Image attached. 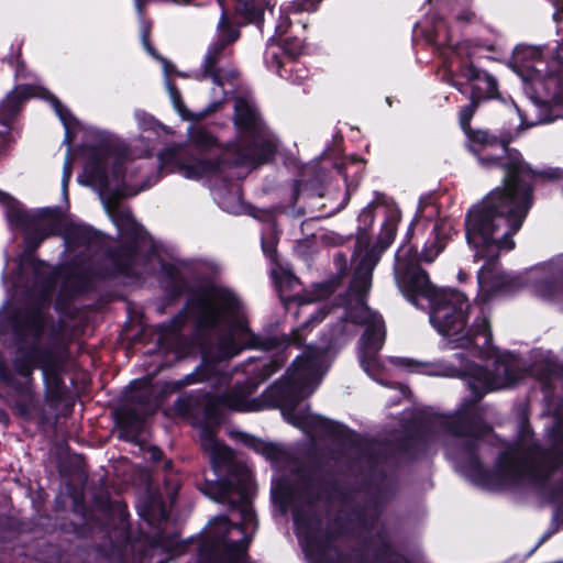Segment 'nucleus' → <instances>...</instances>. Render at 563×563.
Masks as SVG:
<instances>
[{"instance_id": "32", "label": "nucleus", "mask_w": 563, "mask_h": 563, "mask_svg": "<svg viewBox=\"0 0 563 563\" xmlns=\"http://www.w3.org/2000/svg\"><path fill=\"white\" fill-rule=\"evenodd\" d=\"M216 195H217V199H218L219 205L221 206V208H223L224 210H227L229 212H235L236 211L238 202H239L238 197H233V201L229 202V201H227V199L221 197L220 191H216Z\"/></svg>"}, {"instance_id": "23", "label": "nucleus", "mask_w": 563, "mask_h": 563, "mask_svg": "<svg viewBox=\"0 0 563 563\" xmlns=\"http://www.w3.org/2000/svg\"><path fill=\"white\" fill-rule=\"evenodd\" d=\"M247 445H250L255 452L262 454L274 464L279 463L286 457V452L278 445L267 443L258 439H247Z\"/></svg>"}, {"instance_id": "39", "label": "nucleus", "mask_w": 563, "mask_h": 563, "mask_svg": "<svg viewBox=\"0 0 563 563\" xmlns=\"http://www.w3.org/2000/svg\"><path fill=\"white\" fill-rule=\"evenodd\" d=\"M43 299H44L45 301L48 299V286H45V287H44Z\"/></svg>"}, {"instance_id": "17", "label": "nucleus", "mask_w": 563, "mask_h": 563, "mask_svg": "<svg viewBox=\"0 0 563 563\" xmlns=\"http://www.w3.org/2000/svg\"><path fill=\"white\" fill-rule=\"evenodd\" d=\"M303 49V43L298 37H283L275 43V38L268 41L265 51V63L267 67L274 69L280 77H287V62L294 60Z\"/></svg>"}, {"instance_id": "28", "label": "nucleus", "mask_w": 563, "mask_h": 563, "mask_svg": "<svg viewBox=\"0 0 563 563\" xmlns=\"http://www.w3.org/2000/svg\"><path fill=\"white\" fill-rule=\"evenodd\" d=\"M434 231L437 232L435 240L430 244L426 245L421 253V257L424 262H432L444 249V243L439 240V227H434Z\"/></svg>"}, {"instance_id": "45", "label": "nucleus", "mask_w": 563, "mask_h": 563, "mask_svg": "<svg viewBox=\"0 0 563 563\" xmlns=\"http://www.w3.org/2000/svg\"><path fill=\"white\" fill-rule=\"evenodd\" d=\"M191 0H184L183 3H189Z\"/></svg>"}, {"instance_id": "2", "label": "nucleus", "mask_w": 563, "mask_h": 563, "mask_svg": "<svg viewBox=\"0 0 563 563\" xmlns=\"http://www.w3.org/2000/svg\"><path fill=\"white\" fill-rule=\"evenodd\" d=\"M468 148L485 168L505 170L504 185L474 206L465 220L466 240L475 261L483 260L477 280L485 299L499 291L531 286L534 294L563 310V256L530 268L520 276H508L497 266L501 251L515 247L511 236L521 228L532 206L533 184L538 178H561L560 169L533 170L519 152L508 148L486 131H471Z\"/></svg>"}, {"instance_id": "44", "label": "nucleus", "mask_w": 563, "mask_h": 563, "mask_svg": "<svg viewBox=\"0 0 563 563\" xmlns=\"http://www.w3.org/2000/svg\"><path fill=\"white\" fill-rule=\"evenodd\" d=\"M422 212V209H421V206H419L418 208V214H420Z\"/></svg>"}, {"instance_id": "20", "label": "nucleus", "mask_w": 563, "mask_h": 563, "mask_svg": "<svg viewBox=\"0 0 563 563\" xmlns=\"http://www.w3.org/2000/svg\"><path fill=\"white\" fill-rule=\"evenodd\" d=\"M390 362L397 366H405L411 371L428 375L455 377L462 374L461 371L454 366L443 363H419L400 357L390 358Z\"/></svg>"}, {"instance_id": "8", "label": "nucleus", "mask_w": 563, "mask_h": 563, "mask_svg": "<svg viewBox=\"0 0 563 563\" xmlns=\"http://www.w3.org/2000/svg\"><path fill=\"white\" fill-rule=\"evenodd\" d=\"M550 1L555 8L553 20L560 37L555 52L544 60L541 46L520 44L514 49L510 63L533 92L528 109L522 112L517 108L523 128L552 122L563 111V0Z\"/></svg>"}, {"instance_id": "5", "label": "nucleus", "mask_w": 563, "mask_h": 563, "mask_svg": "<svg viewBox=\"0 0 563 563\" xmlns=\"http://www.w3.org/2000/svg\"><path fill=\"white\" fill-rule=\"evenodd\" d=\"M192 322L202 336L200 349L203 368L188 375L177 386L190 385L212 376H219L220 384H227V374H220L216 361L229 360L243 349L255 346L257 339L250 331L239 298L230 289L219 285H207L195 292L184 311L172 322L169 333L161 339V346L172 350L176 358L190 353L178 334L180 327Z\"/></svg>"}, {"instance_id": "40", "label": "nucleus", "mask_w": 563, "mask_h": 563, "mask_svg": "<svg viewBox=\"0 0 563 563\" xmlns=\"http://www.w3.org/2000/svg\"><path fill=\"white\" fill-rule=\"evenodd\" d=\"M295 191L297 196L303 195V191L299 188V185L295 188Z\"/></svg>"}, {"instance_id": "10", "label": "nucleus", "mask_w": 563, "mask_h": 563, "mask_svg": "<svg viewBox=\"0 0 563 563\" xmlns=\"http://www.w3.org/2000/svg\"><path fill=\"white\" fill-rule=\"evenodd\" d=\"M280 494L285 504L295 503L297 499H302L306 504L307 509L295 506L294 520L298 540L310 563H345L344 558L332 548L327 533L320 528V520L314 514L312 484L303 482L296 489L280 486ZM374 544L379 563H411L395 550L385 532H377Z\"/></svg>"}, {"instance_id": "6", "label": "nucleus", "mask_w": 563, "mask_h": 563, "mask_svg": "<svg viewBox=\"0 0 563 563\" xmlns=\"http://www.w3.org/2000/svg\"><path fill=\"white\" fill-rule=\"evenodd\" d=\"M234 123L238 140L224 150L218 148L207 131L195 129L190 142L195 144L196 153L180 147L166 150L159 155V168L179 173L188 179H199L219 172L224 162L251 166L266 163L276 151V141L262 122L252 97L235 99Z\"/></svg>"}, {"instance_id": "15", "label": "nucleus", "mask_w": 563, "mask_h": 563, "mask_svg": "<svg viewBox=\"0 0 563 563\" xmlns=\"http://www.w3.org/2000/svg\"><path fill=\"white\" fill-rule=\"evenodd\" d=\"M33 96L45 98L52 103L65 128L64 142L69 147L75 137L77 121L54 95L44 88L34 86H18L0 102V137L10 133L12 121L19 112L22 101Z\"/></svg>"}, {"instance_id": "43", "label": "nucleus", "mask_w": 563, "mask_h": 563, "mask_svg": "<svg viewBox=\"0 0 563 563\" xmlns=\"http://www.w3.org/2000/svg\"><path fill=\"white\" fill-rule=\"evenodd\" d=\"M217 1H218V3H219L221 7H223V0H217Z\"/></svg>"}, {"instance_id": "27", "label": "nucleus", "mask_w": 563, "mask_h": 563, "mask_svg": "<svg viewBox=\"0 0 563 563\" xmlns=\"http://www.w3.org/2000/svg\"><path fill=\"white\" fill-rule=\"evenodd\" d=\"M134 118L137 122L139 128L143 132H152L154 134H158L161 125L155 121V119L152 115L144 111L136 110L134 112Z\"/></svg>"}, {"instance_id": "41", "label": "nucleus", "mask_w": 563, "mask_h": 563, "mask_svg": "<svg viewBox=\"0 0 563 563\" xmlns=\"http://www.w3.org/2000/svg\"><path fill=\"white\" fill-rule=\"evenodd\" d=\"M217 106H218V102H213L210 108L208 109V111H214L217 109Z\"/></svg>"}, {"instance_id": "34", "label": "nucleus", "mask_w": 563, "mask_h": 563, "mask_svg": "<svg viewBox=\"0 0 563 563\" xmlns=\"http://www.w3.org/2000/svg\"><path fill=\"white\" fill-rule=\"evenodd\" d=\"M0 379L8 384L11 382V374L2 363H0Z\"/></svg>"}, {"instance_id": "29", "label": "nucleus", "mask_w": 563, "mask_h": 563, "mask_svg": "<svg viewBox=\"0 0 563 563\" xmlns=\"http://www.w3.org/2000/svg\"><path fill=\"white\" fill-rule=\"evenodd\" d=\"M478 99L472 100L468 104L464 106L460 111V124L465 133H468L470 122L475 113V109L477 107Z\"/></svg>"}, {"instance_id": "12", "label": "nucleus", "mask_w": 563, "mask_h": 563, "mask_svg": "<svg viewBox=\"0 0 563 563\" xmlns=\"http://www.w3.org/2000/svg\"><path fill=\"white\" fill-rule=\"evenodd\" d=\"M46 325V317L43 307L33 310L25 319L22 331L33 339L30 347H21L14 360L15 371L23 377H29L35 367H40L46 380L58 383V373L62 371L59 356L48 349L42 347L37 340Z\"/></svg>"}, {"instance_id": "24", "label": "nucleus", "mask_w": 563, "mask_h": 563, "mask_svg": "<svg viewBox=\"0 0 563 563\" xmlns=\"http://www.w3.org/2000/svg\"><path fill=\"white\" fill-rule=\"evenodd\" d=\"M122 429L121 438L134 441L144 428L143 419L132 412H126L120 418Z\"/></svg>"}, {"instance_id": "37", "label": "nucleus", "mask_w": 563, "mask_h": 563, "mask_svg": "<svg viewBox=\"0 0 563 563\" xmlns=\"http://www.w3.org/2000/svg\"><path fill=\"white\" fill-rule=\"evenodd\" d=\"M262 247H263L264 253H266L269 256H272L275 251L273 244H267L264 241L262 242Z\"/></svg>"}, {"instance_id": "11", "label": "nucleus", "mask_w": 563, "mask_h": 563, "mask_svg": "<svg viewBox=\"0 0 563 563\" xmlns=\"http://www.w3.org/2000/svg\"><path fill=\"white\" fill-rule=\"evenodd\" d=\"M489 432L490 428L483 422L475 407L464 404L455 415L434 416L430 426V434L423 441H433L440 434L452 437L460 449L455 452L448 446V456L455 461L456 466L464 475L479 484H487L489 482L488 473L477 457L474 440L485 437Z\"/></svg>"}, {"instance_id": "38", "label": "nucleus", "mask_w": 563, "mask_h": 563, "mask_svg": "<svg viewBox=\"0 0 563 563\" xmlns=\"http://www.w3.org/2000/svg\"><path fill=\"white\" fill-rule=\"evenodd\" d=\"M135 7H136L137 12L141 13V10H142L141 0H135Z\"/></svg>"}, {"instance_id": "22", "label": "nucleus", "mask_w": 563, "mask_h": 563, "mask_svg": "<svg viewBox=\"0 0 563 563\" xmlns=\"http://www.w3.org/2000/svg\"><path fill=\"white\" fill-rule=\"evenodd\" d=\"M140 516L151 526H156L166 520L168 511L162 498L156 495H148L137 506Z\"/></svg>"}, {"instance_id": "42", "label": "nucleus", "mask_w": 563, "mask_h": 563, "mask_svg": "<svg viewBox=\"0 0 563 563\" xmlns=\"http://www.w3.org/2000/svg\"><path fill=\"white\" fill-rule=\"evenodd\" d=\"M552 375H553V369H550L549 374L547 376H544V379L545 380L551 379Z\"/></svg>"}, {"instance_id": "25", "label": "nucleus", "mask_w": 563, "mask_h": 563, "mask_svg": "<svg viewBox=\"0 0 563 563\" xmlns=\"http://www.w3.org/2000/svg\"><path fill=\"white\" fill-rule=\"evenodd\" d=\"M161 272L164 278L168 279V284L173 291L179 292L184 287L183 278L178 267L172 263H162Z\"/></svg>"}, {"instance_id": "1", "label": "nucleus", "mask_w": 563, "mask_h": 563, "mask_svg": "<svg viewBox=\"0 0 563 563\" xmlns=\"http://www.w3.org/2000/svg\"><path fill=\"white\" fill-rule=\"evenodd\" d=\"M378 262L375 250L357 252L354 257V275L342 306L328 308L323 305L318 314L312 317L308 324L320 322L327 314L333 313L339 319L338 324L329 331V338L318 345H309L301 355L297 356L288 368L287 374L279 382L271 386L261 398H250L258 384L267 379L278 368L274 362H260L253 369L245 368L246 374L254 378L244 384H235L220 396L212 397L205 393L203 399L194 394L179 397L174 408L181 416H189L199 406H205L207 416H211L217 408L250 412L258 411L265 407H278L284 418L292 426L301 429L312 438H333L341 440L346 429L334 421L310 412L309 408L300 407L305 397L310 396L319 386L324 373L330 366V351L345 344L355 334L356 325H365V331L358 344V360L362 368L373 379L386 385L380 377L385 366L378 356L384 345L386 330L382 317L366 306L365 297L371 288L372 273Z\"/></svg>"}, {"instance_id": "4", "label": "nucleus", "mask_w": 563, "mask_h": 563, "mask_svg": "<svg viewBox=\"0 0 563 563\" xmlns=\"http://www.w3.org/2000/svg\"><path fill=\"white\" fill-rule=\"evenodd\" d=\"M150 140V136L135 140L134 143L143 144L142 150L137 152L104 136L100 139L98 145L86 148L88 162L84 174L79 176V183L92 186L99 191L107 213L121 235L130 241V244L121 246L111 255V262L114 265L113 272L96 273L92 269H84L76 274L68 282L74 295L91 289L96 275L106 277L119 273L140 276L154 268L156 251L148 252V242L142 235L139 224L132 218L131 212L119 205L121 198L137 195L159 178V172L146 176L145 164H136L134 161V158L151 152ZM133 147L136 148L137 144H134Z\"/></svg>"}, {"instance_id": "13", "label": "nucleus", "mask_w": 563, "mask_h": 563, "mask_svg": "<svg viewBox=\"0 0 563 563\" xmlns=\"http://www.w3.org/2000/svg\"><path fill=\"white\" fill-rule=\"evenodd\" d=\"M434 41L438 43L448 44V51L444 53L446 66L450 70L454 69L457 63V69L462 77H464L472 85V97L474 99L494 98L497 95V82L488 73L476 68L472 63H466L464 56L466 54L465 45H453L448 37L446 24L442 19H439L433 25Z\"/></svg>"}, {"instance_id": "36", "label": "nucleus", "mask_w": 563, "mask_h": 563, "mask_svg": "<svg viewBox=\"0 0 563 563\" xmlns=\"http://www.w3.org/2000/svg\"><path fill=\"white\" fill-rule=\"evenodd\" d=\"M473 15H474V14H473L471 11H464L463 13L457 14V15H456V19H457L459 21H471V20H472V18H473Z\"/></svg>"}, {"instance_id": "19", "label": "nucleus", "mask_w": 563, "mask_h": 563, "mask_svg": "<svg viewBox=\"0 0 563 563\" xmlns=\"http://www.w3.org/2000/svg\"><path fill=\"white\" fill-rule=\"evenodd\" d=\"M199 438L201 446L203 451L209 455L216 472H219L223 467L230 466L232 461V452L216 438L211 428L207 426L201 427Z\"/></svg>"}, {"instance_id": "7", "label": "nucleus", "mask_w": 563, "mask_h": 563, "mask_svg": "<svg viewBox=\"0 0 563 563\" xmlns=\"http://www.w3.org/2000/svg\"><path fill=\"white\" fill-rule=\"evenodd\" d=\"M0 203L11 229L24 232L25 253L19 260L18 272L11 277L14 289L27 288L24 277L32 272L34 283H40L44 264L36 261L33 252L48 236L60 234L69 253L95 252L100 243V235L91 227L64 218L59 210L45 208L30 214L22 205L9 194L0 190Z\"/></svg>"}, {"instance_id": "33", "label": "nucleus", "mask_w": 563, "mask_h": 563, "mask_svg": "<svg viewBox=\"0 0 563 563\" xmlns=\"http://www.w3.org/2000/svg\"><path fill=\"white\" fill-rule=\"evenodd\" d=\"M307 325L308 324H305L300 329L295 330L291 333V336L289 338L288 344H292V345H298L299 346L302 343V341L305 340L303 332L306 331Z\"/></svg>"}, {"instance_id": "30", "label": "nucleus", "mask_w": 563, "mask_h": 563, "mask_svg": "<svg viewBox=\"0 0 563 563\" xmlns=\"http://www.w3.org/2000/svg\"><path fill=\"white\" fill-rule=\"evenodd\" d=\"M377 509L374 507L368 511H362L356 515L357 526L365 530L373 529L377 522Z\"/></svg>"}, {"instance_id": "31", "label": "nucleus", "mask_w": 563, "mask_h": 563, "mask_svg": "<svg viewBox=\"0 0 563 563\" xmlns=\"http://www.w3.org/2000/svg\"><path fill=\"white\" fill-rule=\"evenodd\" d=\"M71 164L73 163L69 157V154H67L65 162H64V166H63V177H62V189H63V195L65 197L67 196V187H68L70 177H71Z\"/></svg>"}, {"instance_id": "3", "label": "nucleus", "mask_w": 563, "mask_h": 563, "mask_svg": "<svg viewBox=\"0 0 563 563\" xmlns=\"http://www.w3.org/2000/svg\"><path fill=\"white\" fill-rule=\"evenodd\" d=\"M395 279L400 291L417 305L418 297L430 302V322L448 338L452 349L475 347L481 355L495 357L494 369L470 365L465 377L478 401L486 393L506 388L523 376L518 360L509 353L495 354L487 311L483 305H470L463 292L437 289L427 273L420 268L418 255L409 245L396 253Z\"/></svg>"}, {"instance_id": "9", "label": "nucleus", "mask_w": 563, "mask_h": 563, "mask_svg": "<svg viewBox=\"0 0 563 563\" xmlns=\"http://www.w3.org/2000/svg\"><path fill=\"white\" fill-rule=\"evenodd\" d=\"M201 490L216 501L238 507L242 519V523L238 525L221 516L210 522L208 537L211 549L208 553H201V563H249L246 549L250 538L245 530L255 527V514L250 505L253 492L250 470L230 466L229 479L206 483Z\"/></svg>"}, {"instance_id": "21", "label": "nucleus", "mask_w": 563, "mask_h": 563, "mask_svg": "<svg viewBox=\"0 0 563 563\" xmlns=\"http://www.w3.org/2000/svg\"><path fill=\"white\" fill-rule=\"evenodd\" d=\"M318 4L319 0H297L288 3L287 5H283L280 8L279 21L275 26V35L272 37L275 38V43L283 40V36L290 26V20L288 18L289 13L311 12L317 9Z\"/></svg>"}, {"instance_id": "35", "label": "nucleus", "mask_w": 563, "mask_h": 563, "mask_svg": "<svg viewBox=\"0 0 563 563\" xmlns=\"http://www.w3.org/2000/svg\"><path fill=\"white\" fill-rule=\"evenodd\" d=\"M148 452L151 454V459L155 462L159 461L161 457H162V452L159 449L155 448V446H151L148 449Z\"/></svg>"}, {"instance_id": "14", "label": "nucleus", "mask_w": 563, "mask_h": 563, "mask_svg": "<svg viewBox=\"0 0 563 563\" xmlns=\"http://www.w3.org/2000/svg\"><path fill=\"white\" fill-rule=\"evenodd\" d=\"M239 37V31L229 24L225 10L222 11L218 23V38L209 46L202 65V77L211 78L217 89L220 90L219 97H224V85L236 76V70L229 66L230 44ZM214 95L216 88L213 89Z\"/></svg>"}, {"instance_id": "16", "label": "nucleus", "mask_w": 563, "mask_h": 563, "mask_svg": "<svg viewBox=\"0 0 563 563\" xmlns=\"http://www.w3.org/2000/svg\"><path fill=\"white\" fill-rule=\"evenodd\" d=\"M375 213L383 216V223L377 240V247L382 252L393 243L401 214L398 207L393 203H371L358 214L360 230H366L367 227L372 225Z\"/></svg>"}, {"instance_id": "18", "label": "nucleus", "mask_w": 563, "mask_h": 563, "mask_svg": "<svg viewBox=\"0 0 563 563\" xmlns=\"http://www.w3.org/2000/svg\"><path fill=\"white\" fill-rule=\"evenodd\" d=\"M150 32H151V23L145 21V20H141V38H142V44H143L144 48L146 49V52L151 56H153L154 58H156L157 60H159L162 63L163 71H164V74L166 76L165 85H166V88L168 90L170 100H172L173 104L175 106V108L178 111H180V109L183 107L180 92L177 90V88L175 86L172 85V82L169 81L168 77L172 74H177L178 76H181V77H185V75L181 74V73H178L176 70L175 66L172 63H169L167 59H165L164 57L159 56L155 52L154 47L150 44V41H148Z\"/></svg>"}, {"instance_id": "26", "label": "nucleus", "mask_w": 563, "mask_h": 563, "mask_svg": "<svg viewBox=\"0 0 563 563\" xmlns=\"http://www.w3.org/2000/svg\"><path fill=\"white\" fill-rule=\"evenodd\" d=\"M238 11L243 13L249 22H257L261 19L262 12L254 4L255 0H236ZM269 4V0H265Z\"/></svg>"}]
</instances>
